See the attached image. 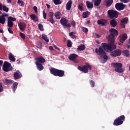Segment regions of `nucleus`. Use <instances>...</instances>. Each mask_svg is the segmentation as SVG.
<instances>
[{
	"mask_svg": "<svg viewBox=\"0 0 130 130\" xmlns=\"http://www.w3.org/2000/svg\"><path fill=\"white\" fill-rule=\"evenodd\" d=\"M109 32L111 34L108 37V40L110 43L109 44L103 43L102 44V46L107 51H112L113 49H116V45L114 44V35H117L118 31L114 28H111L109 30Z\"/></svg>",
	"mask_w": 130,
	"mask_h": 130,
	"instance_id": "f257e3e1",
	"label": "nucleus"
},
{
	"mask_svg": "<svg viewBox=\"0 0 130 130\" xmlns=\"http://www.w3.org/2000/svg\"><path fill=\"white\" fill-rule=\"evenodd\" d=\"M105 50L106 51H107L103 48V47H100L99 50L98 48L95 49V52L98 53V54H104L101 57V62L102 63H105L106 61H107V59H108V57L107 55L105 54Z\"/></svg>",
	"mask_w": 130,
	"mask_h": 130,
	"instance_id": "f03ea898",
	"label": "nucleus"
},
{
	"mask_svg": "<svg viewBox=\"0 0 130 130\" xmlns=\"http://www.w3.org/2000/svg\"><path fill=\"white\" fill-rule=\"evenodd\" d=\"M50 74L55 77H63L64 76V71L58 70L54 68H50Z\"/></svg>",
	"mask_w": 130,
	"mask_h": 130,
	"instance_id": "7ed1b4c3",
	"label": "nucleus"
},
{
	"mask_svg": "<svg viewBox=\"0 0 130 130\" xmlns=\"http://www.w3.org/2000/svg\"><path fill=\"white\" fill-rule=\"evenodd\" d=\"M125 117L124 115H121L119 117H118L117 119H115V120H114V122L113 123V125L114 126H119L120 125H122L123 124V121H124Z\"/></svg>",
	"mask_w": 130,
	"mask_h": 130,
	"instance_id": "20e7f679",
	"label": "nucleus"
},
{
	"mask_svg": "<svg viewBox=\"0 0 130 130\" xmlns=\"http://www.w3.org/2000/svg\"><path fill=\"white\" fill-rule=\"evenodd\" d=\"M119 14V13L115 10H109L108 11V16L110 18V19H113V18H117Z\"/></svg>",
	"mask_w": 130,
	"mask_h": 130,
	"instance_id": "39448f33",
	"label": "nucleus"
},
{
	"mask_svg": "<svg viewBox=\"0 0 130 130\" xmlns=\"http://www.w3.org/2000/svg\"><path fill=\"white\" fill-rule=\"evenodd\" d=\"M78 70L84 73H87L88 70H92V66H83L78 67Z\"/></svg>",
	"mask_w": 130,
	"mask_h": 130,
	"instance_id": "423d86ee",
	"label": "nucleus"
},
{
	"mask_svg": "<svg viewBox=\"0 0 130 130\" xmlns=\"http://www.w3.org/2000/svg\"><path fill=\"white\" fill-rule=\"evenodd\" d=\"M127 38V35L125 34H123L122 35H121L119 37V45H121L122 43L126 40Z\"/></svg>",
	"mask_w": 130,
	"mask_h": 130,
	"instance_id": "0eeeda50",
	"label": "nucleus"
},
{
	"mask_svg": "<svg viewBox=\"0 0 130 130\" xmlns=\"http://www.w3.org/2000/svg\"><path fill=\"white\" fill-rule=\"evenodd\" d=\"M36 66H42V63L45 62V59L43 57H39L36 58Z\"/></svg>",
	"mask_w": 130,
	"mask_h": 130,
	"instance_id": "6e6552de",
	"label": "nucleus"
},
{
	"mask_svg": "<svg viewBox=\"0 0 130 130\" xmlns=\"http://www.w3.org/2000/svg\"><path fill=\"white\" fill-rule=\"evenodd\" d=\"M16 20L15 18H13L12 17H8V26L9 28H12L14 26V23H13V22H15Z\"/></svg>",
	"mask_w": 130,
	"mask_h": 130,
	"instance_id": "1a4fd4ad",
	"label": "nucleus"
},
{
	"mask_svg": "<svg viewBox=\"0 0 130 130\" xmlns=\"http://www.w3.org/2000/svg\"><path fill=\"white\" fill-rule=\"evenodd\" d=\"M122 66H115L114 68H115V69H114V71L117 72V73H122L124 71V69L122 68Z\"/></svg>",
	"mask_w": 130,
	"mask_h": 130,
	"instance_id": "9d476101",
	"label": "nucleus"
},
{
	"mask_svg": "<svg viewBox=\"0 0 130 130\" xmlns=\"http://www.w3.org/2000/svg\"><path fill=\"white\" fill-rule=\"evenodd\" d=\"M121 55V51L119 49H117L113 52H112L110 54L111 56H120Z\"/></svg>",
	"mask_w": 130,
	"mask_h": 130,
	"instance_id": "9b49d317",
	"label": "nucleus"
},
{
	"mask_svg": "<svg viewBox=\"0 0 130 130\" xmlns=\"http://www.w3.org/2000/svg\"><path fill=\"white\" fill-rule=\"evenodd\" d=\"M69 58L70 60L74 61V62H78V60L77 59L78 58V55L76 54H71L69 56Z\"/></svg>",
	"mask_w": 130,
	"mask_h": 130,
	"instance_id": "f8f14e48",
	"label": "nucleus"
},
{
	"mask_svg": "<svg viewBox=\"0 0 130 130\" xmlns=\"http://www.w3.org/2000/svg\"><path fill=\"white\" fill-rule=\"evenodd\" d=\"M115 8L118 11H122L125 8V5L121 3H117L115 5Z\"/></svg>",
	"mask_w": 130,
	"mask_h": 130,
	"instance_id": "ddd939ff",
	"label": "nucleus"
},
{
	"mask_svg": "<svg viewBox=\"0 0 130 130\" xmlns=\"http://www.w3.org/2000/svg\"><path fill=\"white\" fill-rule=\"evenodd\" d=\"M2 70L5 72H8L12 71V67L11 66H2Z\"/></svg>",
	"mask_w": 130,
	"mask_h": 130,
	"instance_id": "4468645a",
	"label": "nucleus"
},
{
	"mask_svg": "<svg viewBox=\"0 0 130 130\" xmlns=\"http://www.w3.org/2000/svg\"><path fill=\"white\" fill-rule=\"evenodd\" d=\"M21 73L20 72L16 71L15 73H14V80H18L21 78Z\"/></svg>",
	"mask_w": 130,
	"mask_h": 130,
	"instance_id": "2eb2a0df",
	"label": "nucleus"
},
{
	"mask_svg": "<svg viewBox=\"0 0 130 130\" xmlns=\"http://www.w3.org/2000/svg\"><path fill=\"white\" fill-rule=\"evenodd\" d=\"M18 27L21 31H24L26 29L27 25H26V23L24 22H20L18 24Z\"/></svg>",
	"mask_w": 130,
	"mask_h": 130,
	"instance_id": "dca6fc26",
	"label": "nucleus"
},
{
	"mask_svg": "<svg viewBox=\"0 0 130 130\" xmlns=\"http://www.w3.org/2000/svg\"><path fill=\"white\" fill-rule=\"evenodd\" d=\"M128 18H125L121 21L120 25L122 28H125V24H127Z\"/></svg>",
	"mask_w": 130,
	"mask_h": 130,
	"instance_id": "f3484780",
	"label": "nucleus"
},
{
	"mask_svg": "<svg viewBox=\"0 0 130 130\" xmlns=\"http://www.w3.org/2000/svg\"><path fill=\"white\" fill-rule=\"evenodd\" d=\"M60 22L61 25L64 27L65 26H67V24L69 23V20L66 18H61Z\"/></svg>",
	"mask_w": 130,
	"mask_h": 130,
	"instance_id": "a211bd4d",
	"label": "nucleus"
},
{
	"mask_svg": "<svg viewBox=\"0 0 130 130\" xmlns=\"http://www.w3.org/2000/svg\"><path fill=\"white\" fill-rule=\"evenodd\" d=\"M54 16L56 19L59 20L61 18V13L59 11H57L54 14Z\"/></svg>",
	"mask_w": 130,
	"mask_h": 130,
	"instance_id": "6ab92c4d",
	"label": "nucleus"
},
{
	"mask_svg": "<svg viewBox=\"0 0 130 130\" xmlns=\"http://www.w3.org/2000/svg\"><path fill=\"white\" fill-rule=\"evenodd\" d=\"M106 23H107V21L105 19H101L98 21V24L99 25H102V26H103V25H105Z\"/></svg>",
	"mask_w": 130,
	"mask_h": 130,
	"instance_id": "aec40b11",
	"label": "nucleus"
},
{
	"mask_svg": "<svg viewBox=\"0 0 130 130\" xmlns=\"http://www.w3.org/2000/svg\"><path fill=\"white\" fill-rule=\"evenodd\" d=\"M72 2L71 0L69 1L67 5H66V9L68 10V11H70L71 10V8H72Z\"/></svg>",
	"mask_w": 130,
	"mask_h": 130,
	"instance_id": "412c9836",
	"label": "nucleus"
},
{
	"mask_svg": "<svg viewBox=\"0 0 130 130\" xmlns=\"http://www.w3.org/2000/svg\"><path fill=\"white\" fill-rule=\"evenodd\" d=\"M3 82H4V84L5 85H11L12 83V80L4 79V80H3Z\"/></svg>",
	"mask_w": 130,
	"mask_h": 130,
	"instance_id": "4be33fe9",
	"label": "nucleus"
},
{
	"mask_svg": "<svg viewBox=\"0 0 130 130\" xmlns=\"http://www.w3.org/2000/svg\"><path fill=\"white\" fill-rule=\"evenodd\" d=\"M30 17L31 20H33L34 22H37L38 21V17L35 15V14H31L30 15Z\"/></svg>",
	"mask_w": 130,
	"mask_h": 130,
	"instance_id": "5701e85b",
	"label": "nucleus"
},
{
	"mask_svg": "<svg viewBox=\"0 0 130 130\" xmlns=\"http://www.w3.org/2000/svg\"><path fill=\"white\" fill-rule=\"evenodd\" d=\"M6 23V17L0 15V23L4 25Z\"/></svg>",
	"mask_w": 130,
	"mask_h": 130,
	"instance_id": "b1692460",
	"label": "nucleus"
},
{
	"mask_svg": "<svg viewBox=\"0 0 130 130\" xmlns=\"http://www.w3.org/2000/svg\"><path fill=\"white\" fill-rule=\"evenodd\" d=\"M86 7L88 8V9H92L93 8V3L89 1H87Z\"/></svg>",
	"mask_w": 130,
	"mask_h": 130,
	"instance_id": "393cba45",
	"label": "nucleus"
},
{
	"mask_svg": "<svg viewBox=\"0 0 130 130\" xmlns=\"http://www.w3.org/2000/svg\"><path fill=\"white\" fill-rule=\"evenodd\" d=\"M90 16V12L86 11L83 13L82 14V17L85 19L86 18H87V17H89Z\"/></svg>",
	"mask_w": 130,
	"mask_h": 130,
	"instance_id": "a878e982",
	"label": "nucleus"
},
{
	"mask_svg": "<svg viewBox=\"0 0 130 130\" xmlns=\"http://www.w3.org/2000/svg\"><path fill=\"white\" fill-rule=\"evenodd\" d=\"M110 24L112 27H114L117 25V22L115 19H113L110 21Z\"/></svg>",
	"mask_w": 130,
	"mask_h": 130,
	"instance_id": "bb28decb",
	"label": "nucleus"
},
{
	"mask_svg": "<svg viewBox=\"0 0 130 130\" xmlns=\"http://www.w3.org/2000/svg\"><path fill=\"white\" fill-rule=\"evenodd\" d=\"M42 38L44 39L46 42H49V39H48V38L45 34H43L42 35Z\"/></svg>",
	"mask_w": 130,
	"mask_h": 130,
	"instance_id": "cd10ccee",
	"label": "nucleus"
},
{
	"mask_svg": "<svg viewBox=\"0 0 130 130\" xmlns=\"http://www.w3.org/2000/svg\"><path fill=\"white\" fill-rule=\"evenodd\" d=\"M86 48V46H85V45H80L77 49H78V50H80V51L82 50H85V49Z\"/></svg>",
	"mask_w": 130,
	"mask_h": 130,
	"instance_id": "c85d7f7f",
	"label": "nucleus"
},
{
	"mask_svg": "<svg viewBox=\"0 0 130 130\" xmlns=\"http://www.w3.org/2000/svg\"><path fill=\"white\" fill-rule=\"evenodd\" d=\"M105 2L107 4V7H110L112 5V3H113V0H105Z\"/></svg>",
	"mask_w": 130,
	"mask_h": 130,
	"instance_id": "c756f323",
	"label": "nucleus"
},
{
	"mask_svg": "<svg viewBox=\"0 0 130 130\" xmlns=\"http://www.w3.org/2000/svg\"><path fill=\"white\" fill-rule=\"evenodd\" d=\"M18 87V83H14L13 84V87H12V89H13V92H15V90H16V88Z\"/></svg>",
	"mask_w": 130,
	"mask_h": 130,
	"instance_id": "7c9ffc66",
	"label": "nucleus"
},
{
	"mask_svg": "<svg viewBox=\"0 0 130 130\" xmlns=\"http://www.w3.org/2000/svg\"><path fill=\"white\" fill-rule=\"evenodd\" d=\"M9 59L10 60H12V61H15V60H16V58H15L14 55H13L12 53H9Z\"/></svg>",
	"mask_w": 130,
	"mask_h": 130,
	"instance_id": "2f4dec72",
	"label": "nucleus"
},
{
	"mask_svg": "<svg viewBox=\"0 0 130 130\" xmlns=\"http://www.w3.org/2000/svg\"><path fill=\"white\" fill-rule=\"evenodd\" d=\"M101 1L102 0H95L94 3V6L98 7V6H99V5H100L101 3Z\"/></svg>",
	"mask_w": 130,
	"mask_h": 130,
	"instance_id": "473e14b6",
	"label": "nucleus"
},
{
	"mask_svg": "<svg viewBox=\"0 0 130 130\" xmlns=\"http://www.w3.org/2000/svg\"><path fill=\"white\" fill-rule=\"evenodd\" d=\"M123 54L125 56H128L129 55V52L128 50H124L123 51Z\"/></svg>",
	"mask_w": 130,
	"mask_h": 130,
	"instance_id": "72a5a7b5",
	"label": "nucleus"
},
{
	"mask_svg": "<svg viewBox=\"0 0 130 130\" xmlns=\"http://www.w3.org/2000/svg\"><path fill=\"white\" fill-rule=\"evenodd\" d=\"M69 36H70V37H71V38H73V39H75V38H77V37H76V35H75L73 32H70Z\"/></svg>",
	"mask_w": 130,
	"mask_h": 130,
	"instance_id": "f704fd0d",
	"label": "nucleus"
},
{
	"mask_svg": "<svg viewBox=\"0 0 130 130\" xmlns=\"http://www.w3.org/2000/svg\"><path fill=\"white\" fill-rule=\"evenodd\" d=\"M83 8L84 7L83 4H80L78 6V8L79 10H80V11H83V10H84Z\"/></svg>",
	"mask_w": 130,
	"mask_h": 130,
	"instance_id": "c9c22d12",
	"label": "nucleus"
},
{
	"mask_svg": "<svg viewBox=\"0 0 130 130\" xmlns=\"http://www.w3.org/2000/svg\"><path fill=\"white\" fill-rule=\"evenodd\" d=\"M89 84L90 85V87H94V81L92 80H89Z\"/></svg>",
	"mask_w": 130,
	"mask_h": 130,
	"instance_id": "e433bc0d",
	"label": "nucleus"
},
{
	"mask_svg": "<svg viewBox=\"0 0 130 130\" xmlns=\"http://www.w3.org/2000/svg\"><path fill=\"white\" fill-rule=\"evenodd\" d=\"M2 10H3L4 12H9V8L7 7V6L5 5L3 6Z\"/></svg>",
	"mask_w": 130,
	"mask_h": 130,
	"instance_id": "4c0bfd02",
	"label": "nucleus"
},
{
	"mask_svg": "<svg viewBox=\"0 0 130 130\" xmlns=\"http://www.w3.org/2000/svg\"><path fill=\"white\" fill-rule=\"evenodd\" d=\"M53 1L55 5H60V4H61L60 0H53Z\"/></svg>",
	"mask_w": 130,
	"mask_h": 130,
	"instance_id": "58836bf2",
	"label": "nucleus"
},
{
	"mask_svg": "<svg viewBox=\"0 0 130 130\" xmlns=\"http://www.w3.org/2000/svg\"><path fill=\"white\" fill-rule=\"evenodd\" d=\"M37 69L39 71H42V70H44V66H37Z\"/></svg>",
	"mask_w": 130,
	"mask_h": 130,
	"instance_id": "ea45409f",
	"label": "nucleus"
},
{
	"mask_svg": "<svg viewBox=\"0 0 130 130\" xmlns=\"http://www.w3.org/2000/svg\"><path fill=\"white\" fill-rule=\"evenodd\" d=\"M36 45L38 48H41L42 47V44L40 42H37Z\"/></svg>",
	"mask_w": 130,
	"mask_h": 130,
	"instance_id": "a19ab883",
	"label": "nucleus"
},
{
	"mask_svg": "<svg viewBox=\"0 0 130 130\" xmlns=\"http://www.w3.org/2000/svg\"><path fill=\"white\" fill-rule=\"evenodd\" d=\"M38 27H39V29L41 31H43V30H44L43 25L42 24L39 23V25H38Z\"/></svg>",
	"mask_w": 130,
	"mask_h": 130,
	"instance_id": "79ce46f5",
	"label": "nucleus"
},
{
	"mask_svg": "<svg viewBox=\"0 0 130 130\" xmlns=\"http://www.w3.org/2000/svg\"><path fill=\"white\" fill-rule=\"evenodd\" d=\"M81 29H82V31L83 32H85V33H88V31H89L88 30V28H86V27H81Z\"/></svg>",
	"mask_w": 130,
	"mask_h": 130,
	"instance_id": "37998d69",
	"label": "nucleus"
},
{
	"mask_svg": "<svg viewBox=\"0 0 130 130\" xmlns=\"http://www.w3.org/2000/svg\"><path fill=\"white\" fill-rule=\"evenodd\" d=\"M111 66H122L121 63L113 62L111 63Z\"/></svg>",
	"mask_w": 130,
	"mask_h": 130,
	"instance_id": "c03bdc74",
	"label": "nucleus"
},
{
	"mask_svg": "<svg viewBox=\"0 0 130 130\" xmlns=\"http://www.w3.org/2000/svg\"><path fill=\"white\" fill-rule=\"evenodd\" d=\"M67 46L68 47H72V41L69 40L67 42Z\"/></svg>",
	"mask_w": 130,
	"mask_h": 130,
	"instance_id": "a18cd8bd",
	"label": "nucleus"
},
{
	"mask_svg": "<svg viewBox=\"0 0 130 130\" xmlns=\"http://www.w3.org/2000/svg\"><path fill=\"white\" fill-rule=\"evenodd\" d=\"M49 21L51 24H54V19H53V17H50Z\"/></svg>",
	"mask_w": 130,
	"mask_h": 130,
	"instance_id": "49530a36",
	"label": "nucleus"
},
{
	"mask_svg": "<svg viewBox=\"0 0 130 130\" xmlns=\"http://www.w3.org/2000/svg\"><path fill=\"white\" fill-rule=\"evenodd\" d=\"M19 35H20V37H21V38H22V39H25V34H23L22 32H20Z\"/></svg>",
	"mask_w": 130,
	"mask_h": 130,
	"instance_id": "de8ad7c7",
	"label": "nucleus"
},
{
	"mask_svg": "<svg viewBox=\"0 0 130 130\" xmlns=\"http://www.w3.org/2000/svg\"><path fill=\"white\" fill-rule=\"evenodd\" d=\"M18 4H19L20 6H24V2L21 0H18Z\"/></svg>",
	"mask_w": 130,
	"mask_h": 130,
	"instance_id": "09e8293b",
	"label": "nucleus"
},
{
	"mask_svg": "<svg viewBox=\"0 0 130 130\" xmlns=\"http://www.w3.org/2000/svg\"><path fill=\"white\" fill-rule=\"evenodd\" d=\"M43 15L44 19H46L47 14L45 13V10H43Z\"/></svg>",
	"mask_w": 130,
	"mask_h": 130,
	"instance_id": "8fccbe9b",
	"label": "nucleus"
},
{
	"mask_svg": "<svg viewBox=\"0 0 130 130\" xmlns=\"http://www.w3.org/2000/svg\"><path fill=\"white\" fill-rule=\"evenodd\" d=\"M34 10L36 14L38 13V8L36 6L34 7Z\"/></svg>",
	"mask_w": 130,
	"mask_h": 130,
	"instance_id": "3c124183",
	"label": "nucleus"
},
{
	"mask_svg": "<svg viewBox=\"0 0 130 130\" xmlns=\"http://www.w3.org/2000/svg\"><path fill=\"white\" fill-rule=\"evenodd\" d=\"M3 66H11V63L8 61H5Z\"/></svg>",
	"mask_w": 130,
	"mask_h": 130,
	"instance_id": "603ef678",
	"label": "nucleus"
},
{
	"mask_svg": "<svg viewBox=\"0 0 130 130\" xmlns=\"http://www.w3.org/2000/svg\"><path fill=\"white\" fill-rule=\"evenodd\" d=\"M71 23H67V24H66V25H65V26H64V28H66V27H67V28H71Z\"/></svg>",
	"mask_w": 130,
	"mask_h": 130,
	"instance_id": "864d4df0",
	"label": "nucleus"
},
{
	"mask_svg": "<svg viewBox=\"0 0 130 130\" xmlns=\"http://www.w3.org/2000/svg\"><path fill=\"white\" fill-rule=\"evenodd\" d=\"M70 24L73 27H76V22L75 21H72Z\"/></svg>",
	"mask_w": 130,
	"mask_h": 130,
	"instance_id": "5fc2aeb1",
	"label": "nucleus"
},
{
	"mask_svg": "<svg viewBox=\"0 0 130 130\" xmlns=\"http://www.w3.org/2000/svg\"><path fill=\"white\" fill-rule=\"evenodd\" d=\"M49 15L51 17V18H53V15L54 14H53V12H49Z\"/></svg>",
	"mask_w": 130,
	"mask_h": 130,
	"instance_id": "6e6d98bb",
	"label": "nucleus"
},
{
	"mask_svg": "<svg viewBox=\"0 0 130 130\" xmlns=\"http://www.w3.org/2000/svg\"><path fill=\"white\" fill-rule=\"evenodd\" d=\"M3 91V87H2V83H0V92H2Z\"/></svg>",
	"mask_w": 130,
	"mask_h": 130,
	"instance_id": "4d7b16f0",
	"label": "nucleus"
},
{
	"mask_svg": "<svg viewBox=\"0 0 130 130\" xmlns=\"http://www.w3.org/2000/svg\"><path fill=\"white\" fill-rule=\"evenodd\" d=\"M120 2H121L122 3H124V4H126V3L128 2L129 0H120Z\"/></svg>",
	"mask_w": 130,
	"mask_h": 130,
	"instance_id": "13d9d810",
	"label": "nucleus"
},
{
	"mask_svg": "<svg viewBox=\"0 0 130 130\" xmlns=\"http://www.w3.org/2000/svg\"><path fill=\"white\" fill-rule=\"evenodd\" d=\"M8 31H9V33H10L11 34H13V30H12V29L11 28H9Z\"/></svg>",
	"mask_w": 130,
	"mask_h": 130,
	"instance_id": "bf43d9fd",
	"label": "nucleus"
},
{
	"mask_svg": "<svg viewBox=\"0 0 130 130\" xmlns=\"http://www.w3.org/2000/svg\"><path fill=\"white\" fill-rule=\"evenodd\" d=\"M95 37H96V38H100V35L98 34H95Z\"/></svg>",
	"mask_w": 130,
	"mask_h": 130,
	"instance_id": "052dcab7",
	"label": "nucleus"
},
{
	"mask_svg": "<svg viewBox=\"0 0 130 130\" xmlns=\"http://www.w3.org/2000/svg\"><path fill=\"white\" fill-rule=\"evenodd\" d=\"M54 47L56 49H57V50H59V48H58V47L55 45H54Z\"/></svg>",
	"mask_w": 130,
	"mask_h": 130,
	"instance_id": "680f3d73",
	"label": "nucleus"
},
{
	"mask_svg": "<svg viewBox=\"0 0 130 130\" xmlns=\"http://www.w3.org/2000/svg\"><path fill=\"white\" fill-rule=\"evenodd\" d=\"M49 48L50 50H53V47H52V46H50Z\"/></svg>",
	"mask_w": 130,
	"mask_h": 130,
	"instance_id": "e2e57ef3",
	"label": "nucleus"
},
{
	"mask_svg": "<svg viewBox=\"0 0 130 130\" xmlns=\"http://www.w3.org/2000/svg\"><path fill=\"white\" fill-rule=\"evenodd\" d=\"M3 10V5L0 3V11H2Z\"/></svg>",
	"mask_w": 130,
	"mask_h": 130,
	"instance_id": "0e129e2a",
	"label": "nucleus"
},
{
	"mask_svg": "<svg viewBox=\"0 0 130 130\" xmlns=\"http://www.w3.org/2000/svg\"><path fill=\"white\" fill-rule=\"evenodd\" d=\"M8 16H9L7 14H4L2 15L3 17H8Z\"/></svg>",
	"mask_w": 130,
	"mask_h": 130,
	"instance_id": "69168bd1",
	"label": "nucleus"
},
{
	"mask_svg": "<svg viewBox=\"0 0 130 130\" xmlns=\"http://www.w3.org/2000/svg\"><path fill=\"white\" fill-rule=\"evenodd\" d=\"M3 62H4V61L3 60H0V66H2Z\"/></svg>",
	"mask_w": 130,
	"mask_h": 130,
	"instance_id": "338daca9",
	"label": "nucleus"
},
{
	"mask_svg": "<svg viewBox=\"0 0 130 130\" xmlns=\"http://www.w3.org/2000/svg\"><path fill=\"white\" fill-rule=\"evenodd\" d=\"M7 3H8V4L12 3V0H7Z\"/></svg>",
	"mask_w": 130,
	"mask_h": 130,
	"instance_id": "774afa93",
	"label": "nucleus"
}]
</instances>
